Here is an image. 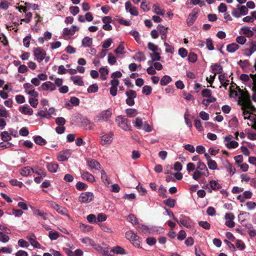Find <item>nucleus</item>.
<instances>
[{
  "instance_id": "nucleus-1",
  "label": "nucleus",
  "mask_w": 256,
  "mask_h": 256,
  "mask_svg": "<svg viewBox=\"0 0 256 256\" xmlns=\"http://www.w3.org/2000/svg\"><path fill=\"white\" fill-rule=\"evenodd\" d=\"M230 96L238 100L242 112L246 108L254 109L250 99V95L246 90H241L235 84H232L229 88Z\"/></svg>"
},
{
  "instance_id": "nucleus-2",
  "label": "nucleus",
  "mask_w": 256,
  "mask_h": 256,
  "mask_svg": "<svg viewBox=\"0 0 256 256\" xmlns=\"http://www.w3.org/2000/svg\"><path fill=\"white\" fill-rule=\"evenodd\" d=\"M210 172L206 165L200 160L198 161L196 170L192 174V178L196 180H198L202 177H208Z\"/></svg>"
},
{
  "instance_id": "nucleus-3",
  "label": "nucleus",
  "mask_w": 256,
  "mask_h": 256,
  "mask_svg": "<svg viewBox=\"0 0 256 256\" xmlns=\"http://www.w3.org/2000/svg\"><path fill=\"white\" fill-rule=\"evenodd\" d=\"M252 107L254 109L250 108L244 110L242 115L244 119H248L250 122V124L248 123V124L256 130V115L254 114L256 112V108L252 105Z\"/></svg>"
},
{
  "instance_id": "nucleus-4",
  "label": "nucleus",
  "mask_w": 256,
  "mask_h": 256,
  "mask_svg": "<svg viewBox=\"0 0 256 256\" xmlns=\"http://www.w3.org/2000/svg\"><path fill=\"white\" fill-rule=\"evenodd\" d=\"M122 76V74L120 71L112 72L111 74L112 80L110 82L111 85L110 88V94L112 96H116L117 94L118 86L120 83V81L118 78H120Z\"/></svg>"
},
{
  "instance_id": "nucleus-5",
  "label": "nucleus",
  "mask_w": 256,
  "mask_h": 256,
  "mask_svg": "<svg viewBox=\"0 0 256 256\" xmlns=\"http://www.w3.org/2000/svg\"><path fill=\"white\" fill-rule=\"evenodd\" d=\"M240 79L251 90H256V74H242L240 76Z\"/></svg>"
},
{
  "instance_id": "nucleus-6",
  "label": "nucleus",
  "mask_w": 256,
  "mask_h": 256,
  "mask_svg": "<svg viewBox=\"0 0 256 256\" xmlns=\"http://www.w3.org/2000/svg\"><path fill=\"white\" fill-rule=\"evenodd\" d=\"M132 124L138 130H143L146 132H150L152 130V126L140 117L136 118L132 122Z\"/></svg>"
},
{
  "instance_id": "nucleus-7",
  "label": "nucleus",
  "mask_w": 256,
  "mask_h": 256,
  "mask_svg": "<svg viewBox=\"0 0 256 256\" xmlns=\"http://www.w3.org/2000/svg\"><path fill=\"white\" fill-rule=\"evenodd\" d=\"M114 132L112 131H104L100 133V142L103 146H108L112 142Z\"/></svg>"
},
{
  "instance_id": "nucleus-8",
  "label": "nucleus",
  "mask_w": 256,
  "mask_h": 256,
  "mask_svg": "<svg viewBox=\"0 0 256 256\" xmlns=\"http://www.w3.org/2000/svg\"><path fill=\"white\" fill-rule=\"evenodd\" d=\"M112 110H102L94 118V120L97 122H109L112 117Z\"/></svg>"
},
{
  "instance_id": "nucleus-9",
  "label": "nucleus",
  "mask_w": 256,
  "mask_h": 256,
  "mask_svg": "<svg viewBox=\"0 0 256 256\" xmlns=\"http://www.w3.org/2000/svg\"><path fill=\"white\" fill-rule=\"evenodd\" d=\"M126 238L136 248H141L140 238L132 230H128L126 233Z\"/></svg>"
},
{
  "instance_id": "nucleus-10",
  "label": "nucleus",
  "mask_w": 256,
  "mask_h": 256,
  "mask_svg": "<svg viewBox=\"0 0 256 256\" xmlns=\"http://www.w3.org/2000/svg\"><path fill=\"white\" fill-rule=\"evenodd\" d=\"M202 95L203 97L206 98L203 99L202 104L206 106H208L210 104L216 102V98L212 96V92L208 89H204L202 92Z\"/></svg>"
},
{
  "instance_id": "nucleus-11",
  "label": "nucleus",
  "mask_w": 256,
  "mask_h": 256,
  "mask_svg": "<svg viewBox=\"0 0 256 256\" xmlns=\"http://www.w3.org/2000/svg\"><path fill=\"white\" fill-rule=\"evenodd\" d=\"M248 12V9L246 6L238 4L236 8H233L232 10V14L236 18H240L242 16L246 15Z\"/></svg>"
},
{
  "instance_id": "nucleus-12",
  "label": "nucleus",
  "mask_w": 256,
  "mask_h": 256,
  "mask_svg": "<svg viewBox=\"0 0 256 256\" xmlns=\"http://www.w3.org/2000/svg\"><path fill=\"white\" fill-rule=\"evenodd\" d=\"M232 135L228 134L224 138V142L225 146L228 149L236 148L238 147V143L232 140Z\"/></svg>"
},
{
  "instance_id": "nucleus-13",
  "label": "nucleus",
  "mask_w": 256,
  "mask_h": 256,
  "mask_svg": "<svg viewBox=\"0 0 256 256\" xmlns=\"http://www.w3.org/2000/svg\"><path fill=\"white\" fill-rule=\"evenodd\" d=\"M94 198V194L92 192H84L80 194L78 201L82 204H87L91 202Z\"/></svg>"
},
{
  "instance_id": "nucleus-14",
  "label": "nucleus",
  "mask_w": 256,
  "mask_h": 256,
  "mask_svg": "<svg viewBox=\"0 0 256 256\" xmlns=\"http://www.w3.org/2000/svg\"><path fill=\"white\" fill-rule=\"evenodd\" d=\"M24 92L32 97L37 98L38 96V93L36 92L34 86L30 83H25L23 85Z\"/></svg>"
},
{
  "instance_id": "nucleus-15",
  "label": "nucleus",
  "mask_w": 256,
  "mask_h": 256,
  "mask_svg": "<svg viewBox=\"0 0 256 256\" xmlns=\"http://www.w3.org/2000/svg\"><path fill=\"white\" fill-rule=\"evenodd\" d=\"M50 206L54 210H55L58 214L66 216L69 220L71 219L70 215L68 214V210L66 208L60 206V205H58V204L54 202H51L50 203Z\"/></svg>"
},
{
  "instance_id": "nucleus-16",
  "label": "nucleus",
  "mask_w": 256,
  "mask_h": 256,
  "mask_svg": "<svg viewBox=\"0 0 256 256\" xmlns=\"http://www.w3.org/2000/svg\"><path fill=\"white\" fill-rule=\"evenodd\" d=\"M116 121L118 126L124 130H130V126L128 124V120L122 116H119L116 118Z\"/></svg>"
},
{
  "instance_id": "nucleus-17",
  "label": "nucleus",
  "mask_w": 256,
  "mask_h": 256,
  "mask_svg": "<svg viewBox=\"0 0 256 256\" xmlns=\"http://www.w3.org/2000/svg\"><path fill=\"white\" fill-rule=\"evenodd\" d=\"M34 54L36 60L39 62L45 58L46 52L40 48H36L34 50Z\"/></svg>"
},
{
  "instance_id": "nucleus-18",
  "label": "nucleus",
  "mask_w": 256,
  "mask_h": 256,
  "mask_svg": "<svg viewBox=\"0 0 256 256\" xmlns=\"http://www.w3.org/2000/svg\"><path fill=\"white\" fill-rule=\"evenodd\" d=\"M80 28L75 25L72 26L70 28H65L62 30V34L64 36H70L75 34L76 32H78Z\"/></svg>"
},
{
  "instance_id": "nucleus-19",
  "label": "nucleus",
  "mask_w": 256,
  "mask_h": 256,
  "mask_svg": "<svg viewBox=\"0 0 256 256\" xmlns=\"http://www.w3.org/2000/svg\"><path fill=\"white\" fill-rule=\"evenodd\" d=\"M40 90H42L53 92L56 90V86H55V84L53 82L50 81H47L42 84L40 88Z\"/></svg>"
},
{
  "instance_id": "nucleus-20",
  "label": "nucleus",
  "mask_w": 256,
  "mask_h": 256,
  "mask_svg": "<svg viewBox=\"0 0 256 256\" xmlns=\"http://www.w3.org/2000/svg\"><path fill=\"white\" fill-rule=\"evenodd\" d=\"M125 8L126 12L130 13L131 15L137 16L138 14L137 8L129 1L126 2Z\"/></svg>"
},
{
  "instance_id": "nucleus-21",
  "label": "nucleus",
  "mask_w": 256,
  "mask_h": 256,
  "mask_svg": "<svg viewBox=\"0 0 256 256\" xmlns=\"http://www.w3.org/2000/svg\"><path fill=\"white\" fill-rule=\"evenodd\" d=\"M88 166L90 167V170H100L101 165L96 160L88 158L86 160Z\"/></svg>"
},
{
  "instance_id": "nucleus-22",
  "label": "nucleus",
  "mask_w": 256,
  "mask_h": 256,
  "mask_svg": "<svg viewBox=\"0 0 256 256\" xmlns=\"http://www.w3.org/2000/svg\"><path fill=\"white\" fill-rule=\"evenodd\" d=\"M156 227L149 228L143 224H140L138 227V230L140 232L144 234H150L156 231Z\"/></svg>"
},
{
  "instance_id": "nucleus-23",
  "label": "nucleus",
  "mask_w": 256,
  "mask_h": 256,
  "mask_svg": "<svg viewBox=\"0 0 256 256\" xmlns=\"http://www.w3.org/2000/svg\"><path fill=\"white\" fill-rule=\"evenodd\" d=\"M72 154L70 150H66L60 152L57 156L58 160L59 161L67 160Z\"/></svg>"
},
{
  "instance_id": "nucleus-24",
  "label": "nucleus",
  "mask_w": 256,
  "mask_h": 256,
  "mask_svg": "<svg viewBox=\"0 0 256 256\" xmlns=\"http://www.w3.org/2000/svg\"><path fill=\"white\" fill-rule=\"evenodd\" d=\"M198 9H194L192 12L189 14L188 18L186 20L187 24L188 26H192L198 17Z\"/></svg>"
},
{
  "instance_id": "nucleus-25",
  "label": "nucleus",
  "mask_w": 256,
  "mask_h": 256,
  "mask_svg": "<svg viewBox=\"0 0 256 256\" xmlns=\"http://www.w3.org/2000/svg\"><path fill=\"white\" fill-rule=\"evenodd\" d=\"M234 216L232 213H228L225 215L226 222L225 224L229 228H233L235 226L234 222Z\"/></svg>"
},
{
  "instance_id": "nucleus-26",
  "label": "nucleus",
  "mask_w": 256,
  "mask_h": 256,
  "mask_svg": "<svg viewBox=\"0 0 256 256\" xmlns=\"http://www.w3.org/2000/svg\"><path fill=\"white\" fill-rule=\"evenodd\" d=\"M20 112L24 115L32 116L33 114V110L28 104H24L18 108Z\"/></svg>"
},
{
  "instance_id": "nucleus-27",
  "label": "nucleus",
  "mask_w": 256,
  "mask_h": 256,
  "mask_svg": "<svg viewBox=\"0 0 256 256\" xmlns=\"http://www.w3.org/2000/svg\"><path fill=\"white\" fill-rule=\"evenodd\" d=\"M252 193L250 190H246L242 194H239L237 197L236 199L241 202H244L246 199H250L252 198Z\"/></svg>"
},
{
  "instance_id": "nucleus-28",
  "label": "nucleus",
  "mask_w": 256,
  "mask_h": 256,
  "mask_svg": "<svg viewBox=\"0 0 256 256\" xmlns=\"http://www.w3.org/2000/svg\"><path fill=\"white\" fill-rule=\"evenodd\" d=\"M240 34L244 35L247 38H251L254 35V32L248 26H243L240 28Z\"/></svg>"
},
{
  "instance_id": "nucleus-29",
  "label": "nucleus",
  "mask_w": 256,
  "mask_h": 256,
  "mask_svg": "<svg viewBox=\"0 0 256 256\" xmlns=\"http://www.w3.org/2000/svg\"><path fill=\"white\" fill-rule=\"evenodd\" d=\"M81 176L84 180H87L90 182H95V178L94 176L86 171H84L81 173Z\"/></svg>"
},
{
  "instance_id": "nucleus-30",
  "label": "nucleus",
  "mask_w": 256,
  "mask_h": 256,
  "mask_svg": "<svg viewBox=\"0 0 256 256\" xmlns=\"http://www.w3.org/2000/svg\"><path fill=\"white\" fill-rule=\"evenodd\" d=\"M81 126L86 130H90L94 128V124L88 118H84L82 120Z\"/></svg>"
},
{
  "instance_id": "nucleus-31",
  "label": "nucleus",
  "mask_w": 256,
  "mask_h": 256,
  "mask_svg": "<svg viewBox=\"0 0 256 256\" xmlns=\"http://www.w3.org/2000/svg\"><path fill=\"white\" fill-rule=\"evenodd\" d=\"M70 79L72 81L74 85L78 86H84V82L82 80V78L79 76H72L70 78Z\"/></svg>"
},
{
  "instance_id": "nucleus-32",
  "label": "nucleus",
  "mask_w": 256,
  "mask_h": 256,
  "mask_svg": "<svg viewBox=\"0 0 256 256\" xmlns=\"http://www.w3.org/2000/svg\"><path fill=\"white\" fill-rule=\"evenodd\" d=\"M110 252L116 254L123 255L126 254V250L122 247L119 246H116L113 247L110 250Z\"/></svg>"
},
{
  "instance_id": "nucleus-33",
  "label": "nucleus",
  "mask_w": 256,
  "mask_h": 256,
  "mask_svg": "<svg viewBox=\"0 0 256 256\" xmlns=\"http://www.w3.org/2000/svg\"><path fill=\"white\" fill-rule=\"evenodd\" d=\"M33 168L30 166H26L20 170V174L23 176H28L32 173Z\"/></svg>"
},
{
  "instance_id": "nucleus-34",
  "label": "nucleus",
  "mask_w": 256,
  "mask_h": 256,
  "mask_svg": "<svg viewBox=\"0 0 256 256\" xmlns=\"http://www.w3.org/2000/svg\"><path fill=\"white\" fill-rule=\"evenodd\" d=\"M100 74V78L102 80H105L107 78V76L109 73L108 70L106 67H102L99 69Z\"/></svg>"
},
{
  "instance_id": "nucleus-35",
  "label": "nucleus",
  "mask_w": 256,
  "mask_h": 256,
  "mask_svg": "<svg viewBox=\"0 0 256 256\" xmlns=\"http://www.w3.org/2000/svg\"><path fill=\"white\" fill-rule=\"evenodd\" d=\"M180 225H182L186 228L191 226V222L190 219L188 217H182L180 221L177 222Z\"/></svg>"
},
{
  "instance_id": "nucleus-36",
  "label": "nucleus",
  "mask_w": 256,
  "mask_h": 256,
  "mask_svg": "<svg viewBox=\"0 0 256 256\" xmlns=\"http://www.w3.org/2000/svg\"><path fill=\"white\" fill-rule=\"evenodd\" d=\"M239 48L240 46L237 44L232 42L227 45L226 50L230 53H234Z\"/></svg>"
},
{
  "instance_id": "nucleus-37",
  "label": "nucleus",
  "mask_w": 256,
  "mask_h": 256,
  "mask_svg": "<svg viewBox=\"0 0 256 256\" xmlns=\"http://www.w3.org/2000/svg\"><path fill=\"white\" fill-rule=\"evenodd\" d=\"M210 187L211 189L216 190L221 188L222 186L218 180H211L208 182Z\"/></svg>"
},
{
  "instance_id": "nucleus-38",
  "label": "nucleus",
  "mask_w": 256,
  "mask_h": 256,
  "mask_svg": "<svg viewBox=\"0 0 256 256\" xmlns=\"http://www.w3.org/2000/svg\"><path fill=\"white\" fill-rule=\"evenodd\" d=\"M46 166L48 170L50 172H56L58 167V164L54 162H48Z\"/></svg>"
},
{
  "instance_id": "nucleus-39",
  "label": "nucleus",
  "mask_w": 256,
  "mask_h": 256,
  "mask_svg": "<svg viewBox=\"0 0 256 256\" xmlns=\"http://www.w3.org/2000/svg\"><path fill=\"white\" fill-rule=\"evenodd\" d=\"M82 43L84 47H90L92 44V39L89 36H85L82 40Z\"/></svg>"
},
{
  "instance_id": "nucleus-40",
  "label": "nucleus",
  "mask_w": 256,
  "mask_h": 256,
  "mask_svg": "<svg viewBox=\"0 0 256 256\" xmlns=\"http://www.w3.org/2000/svg\"><path fill=\"white\" fill-rule=\"evenodd\" d=\"M148 66H152L156 70H160L163 68V66L161 64V63H160V62H158V61H156V62L148 61Z\"/></svg>"
},
{
  "instance_id": "nucleus-41",
  "label": "nucleus",
  "mask_w": 256,
  "mask_h": 256,
  "mask_svg": "<svg viewBox=\"0 0 256 256\" xmlns=\"http://www.w3.org/2000/svg\"><path fill=\"white\" fill-rule=\"evenodd\" d=\"M52 33L49 32H46L44 34V37L38 38V42L40 44H43L44 40H48L52 38Z\"/></svg>"
},
{
  "instance_id": "nucleus-42",
  "label": "nucleus",
  "mask_w": 256,
  "mask_h": 256,
  "mask_svg": "<svg viewBox=\"0 0 256 256\" xmlns=\"http://www.w3.org/2000/svg\"><path fill=\"white\" fill-rule=\"evenodd\" d=\"M34 140L36 144L40 146H44L46 144V141L39 136H34Z\"/></svg>"
},
{
  "instance_id": "nucleus-43",
  "label": "nucleus",
  "mask_w": 256,
  "mask_h": 256,
  "mask_svg": "<svg viewBox=\"0 0 256 256\" xmlns=\"http://www.w3.org/2000/svg\"><path fill=\"white\" fill-rule=\"evenodd\" d=\"M100 172L102 180L103 182L106 186H108L110 184V180L108 178V176L106 172L103 170H100Z\"/></svg>"
},
{
  "instance_id": "nucleus-44",
  "label": "nucleus",
  "mask_w": 256,
  "mask_h": 256,
  "mask_svg": "<svg viewBox=\"0 0 256 256\" xmlns=\"http://www.w3.org/2000/svg\"><path fill=\"white\" fill-rule=\"evenodd\" d=\"M161 51H156L150 54L152 60L150 61L156 62L160 60Z\"/></svg>"
},
{
  "instance_id": "nucleus-45",
  "label": "nucleus",
  "mask_w": 256,
  "mask_h": 256,
  "mask_svg": "<svg viewBox=\"0 0 256 256\" xmlns=\"http://www.w3.org/2000/svg\"><path fill=\"white\" fill-rule=\"evenodd\" d=\"M152 8L153 12L157 15L164 16V10L161 9L158 4H155Z\"/></svg>"
},
{
  "instance_id": "nucleus-46",
  "label": "nucleus",
  "mask_w": 256,
  "mask_h": 256,
  "mask_svg": "<svg viewBox=\"0 0 256 256\" xmlns=\"http://www.w3.org/2000/svg\"><path fill=\"white\" fill-rule=\"evenodd\" d=\"M60 236V234L54 230H52L49 232L48 237L52 240H56Z\"/></svg>"
},
{
  "instance_id": "nucleus-47",
  "label": "nucleus",
  "mask_w": 256,
  "mask_h": 256,
  "mask_svg": "<svg viewBox=\"0 0 256 256\" xmlns=\"http://www.w3.org/2000/svg\"><path fill=\"white\" fill-rule=\"evenodd\" d=\"M98 86L96 84H94L90 85L87 88V92L89 94L96 93L98 92Z\"/></svg>"
},
{
  "instance_id": "nucleus-48",
  "label": "nucleus",
  "mask_w": 256,
  "mask_h": 256,
  "mask_svg": "<svg viewBox=\"0 0 256 256\" xmlns=\"http://www.w3.org/2000/svg\"><path fill=\"white\" fill-rule=\"evenodd\" d=\"M255 52L256 50L251 44L249 48H245L243 50L244 54L247 57H250Z\"/></svg>"
},
{
  "instance_id": "nucleus-49",
  "label": "nucleus",
  "mask_w": 256,
  "mask_h": 256,
  "mask_svg": "<svg viewBox=\"0 0 256 256\" xmlns=\"http://www.w3.org/2000/svg\"><path fill=\"white\" fill-rule=\"evenodd\" d=\"M81 242L87 246H95L94 241L88 237H85L82 238Z\"/></svg>"
},
{
  "instance_id": "nucleus-50",
  "label": "nucleus",
  "mask_w": 256,
  "mask_h": 256,
  "mask_svg": "<svg viewBox=\"0 0 256 256\" xmlns=\"http://www.w3.org/2000/svg\"><path fill=\"white\" fill-rule=\"evenodd\" d=\"M207 165L208 168L211 170H218V166L216 162L214 160H210V162H207Z\"/></svg>"
},
{
  "instance_id": "nucleus-51",
  "label": "nucleus",
  "mask_w": 256,
  "mask_h": 256,
  "mask_svg": "<svg viewBox=\"0 0 256 256\" xmlns=\"http://www.w3.org/2000/svg\"><path fill=\"white\" fill-rule=\"evenodd\" d=\"M246 227L248 228V233L250 237H254L256 236V230L254 228L252 224H248Z\"/></svg>"
},
{
  "instance_id": "nucleus-52",
  "label": "nucleus",
  "mask_w": 256,
  "mask_h": 256,
  "mask_svg": "<svg viewBox=\"0 0 256 256\" xmlns=\"http://www.w3.org/2000/svg\"><path fill=\"white\" fill-rule=\"evenodd\" d=\"M218 79L222 85L226 88L228 85L229 80L226 78L224 74H220L218 76Z\"/></svg>"
},
{
  "instance_id": "nucleus-53",
  "label": "nucleus",
  "mask_w": 256,
  "mask_h": 256,
  "mask_svg": "<svg viewBox=\"0 0 256 256\" xmlns=\"http://www.w3.org/2000/svg\"><path fill=\"white\" fill-rule=\"evenodd\" d=\"M172 78L167 75H165L161 78L160 84L162 86H166L171 81Z\"/></svg>"
},
{
  "instance_id": "nucleus-54",
  "label": "nucleus",
  "mask_w": 256,
  "mask_h": 256,
  "mask_svg": "<svg viewBox=\"0 0 256 256\" xmlns=\"http://www.w3.org/2000/svg\"><path fill=\"white\" fill-rule=\"evenodd\" d=\"M126 112L128 116L130 118L135 117L138 114L137 110L134 108H128Z\"/></svg>"
},
{
  "instance_id": "nucleus-55",
  "label": "nucleus",
  "mask_w": 256,
  "mask_h": 256,
  "mask_svg": "<svg viewBox=\"0 0 256 256\" xmlns=\"http://www.w3.org/2000/svg\"><path fill=\"white\" fill-rule=\"evenodd\" d=\"M134 58L138 62L144 61L145 60V56L144 53L138 52L134 56Z\"/></svg>"
},
{
  "instance_id": "nucleus-56",
  "label": "nucleus",
  "mask_w": 256,
  "mask_h": 256,
  "mask_svg": "<svg viewBox=\"0 0 256 256\" xmlns=\"http://www.w3.org/2000/svg\"><path fill=\"white\" fill-rule=\"evenodd\" d=\"M158 32L160 35L167 34L168 33V27H166L162 25L158 24L157 26Z\"/></svg>"
},
{
  "instance_id": "nucleus-57",
  "label": "nucleus",
  "mask_w": 256,
  "mask_h": 256,
  "mask_svg": "<svg viewBox=\"0 0 256 256\" xmlns=\"http://www.w3.org/2000/svg\"><path fill=\"white\" fill-rule=\"evenodd\" d=\"M148 48L150 50L152 51L153 52H156V51H161L160 48L157 45L151 42H149L148 44Z\"/></svg>"
},
{
  "instance_id": "nucleus-58",
  "label": "nucleus",
  "mask_w": 256,
  "mask_h": 256,
  "mask_svg": "<svg viewBox=\"0 0 256 256\" xmlns=\"http://www.w3.org/2000/svg\"><path fill=\"white\" fill-rule=\"evenodd\" d=\"M226 169L230 176L234 174L236 172L235 168L230 163L228 164L226 166Z\"/></svg>"
},
{
  "instance_id": "nucleus-59",
  "label": "nucleus",
  "mask_w": 256,
  "mask_h": 256,
  "mask_svg": "<svg viewBox=\"0 0 256 256\" xmlns=\"http://www.w3.org/2000/svg\"><path fill=\"white\" fill-rule=\"evenodd\" d=\"M228 124L230 127L236 128L238 125V122L236 116H233L229 120Z\"/></svg>"
},
{
  "instance_id": "nucleus-60",
  "label": "nucleus",
  "mask_w": 256,
  "mask_h": 256,
  "mask_svg": "<svg viewBox=\"0 0 256 256\" xmlns=\"http://www.w3.org/2000/svg\"><path fill=\"white\" fill-rule=\"evenodd\" d=\"M80 228L82 232H88L91 231L92 230V226L84 224H80Z\"/></svg>"
},
{
  "instance_id": "nucleus-61",
  "label": "nucleus",
  "mask_w": 256,
  "mask_h": 256,
  "mask_svg": "<svg viewBox=\"0 0 256 256\" xmlns=\"http://www.w3.org/2000/svg\"><path fill=\"white\" fill-rule=\"evenodd\" d=\"M164 204L170 208H174L176 204V200L172 198H168L164 200Z\"/></svg>"
},
{
  "instance_id": "nucleus-62",
  "label": "nucleus",
  "mask_w": 256,
  "mask_h": 256,
  "mask_svg": "<svg viewBox=\"0 0 256 256\" xmlns=\"http://www.w3.org/2000/svg\"><path fill=\"white\" fill-rule=\"evenodd\" d=\"M8 234L2 233V232H0V242L3 243H6L10 240V237L8 236Z\"/></svg>"
},
{
  "instance_id": "nucleus-63",
  "label": "nucleus",
  "mask_w": 256,
  "mask_h": 256,
  "mask_svg": "<svg viewBox=\"0 0 256 256\" xmlns=\"http://www.w3.org/2000/svg\"><path fill=\"white\" fill-rule=\"evenodd\" d=\"M32 173H35L36 174L42 177H45L46 176V172L42 168L38 167L33 169Z\"/></svg>"
},
{
  "instance_id": "nucleus-64",
  "label": "nucleus",
  "mask_w": 256,
  "mask_h": 256,
  "mask_svg": "<svg viewBox=\"0 0 256 256\" xmlns=\"http://www.w3.org/2000/svg\"><path fill=\"white\" fill-rule=\"evenodd\" d=\"M18 246L22 248H27L29 246V243L24 239H20L18 242Z\"/></svg>"
}]
</instances>
